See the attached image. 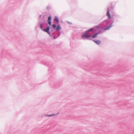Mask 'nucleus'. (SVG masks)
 Wrapping results in <instances>:
<instances>
[{
    "instance_id": "nucleus-8",
    "label": "nucleus",
    "mask_w": 134,
    "mask_h": 134,
    "mask_svg": "<svg viewBox=\"0 0 134 134\" xmlns=\"http://www.w3.org/2000/svg\"><path fill=\"white\" fill-rule=\"evenodd\" d=\"M98 35V34H95L92 37L93 38H95L97 36V35Z\"/></svg>"
},
{
    "instance_id": "nucleus-10",
    "label": "nucleus",
    "mask_w": 134,
    "mask_h": 134,
    "mask_svg": "<svg viewBox=\"0 0 134 134\" xmlns=\"http://www.w3.org/2000/svg\"><path fill=\"white\" fill-rule=\"evenodd\" d=\"M52 26H53V27L54 28H55L56 27V25H54V24H53L52 25Z\"/></svg>"
},
{
    "instance_id": "nucleus-1",
    "label": "nucleus",
    "mask_w": 134,
    "mask_h": 134,
    "mask_svg": "<svg viewBox=\"0 0 134 134\" xmlns=\"http://www.w3.org/2000/svg\"><path fill=\"white\" fill-rule=\"evenodd\" d=\"M87 32L86 33H85L84 34L82 35V37H83L84 38H89L90 37L88 36L87 34Z\"/></svg>"
},
{
    "instance_id": "nucleus-6",
    "label": "nucleus",
    "mask_w": 134,
    "mask_h": 134,
    "mask_svg": "<svg viewBox=\"0 0 134 134\" xmlns=\"http://www.w3.org/2000/svg\"><path fill=\"white\" fill-rule=\"evenodd\" d=\"M54 20L55 21H56L58 23L59 22V21L58 20V18H57V16H55V17Z\"/></svg>"
},
{
    "instance_id": "nucleus-11",
    "label": "nucleus",
    "mask_w": 134,
    "mask_h": 134,
    "mask_svg": "<svg viewBox=\"0 0 134 134\" xmlns=\"http://www.w3.org/2000/svg\"><path fill=\"white\" fill-rule=\"evenodd\" d=\"M48 24L50 26L51 24V21H48Z\"/></svg>"
},
{
    "instance_id": "nucleus-12",
    "label": "nucleus",
    "mask_w": 134,
    "mask_h": 134,
    "mask_svg": "<svg viewBox=\"0 0 134 134\" xmlns=\"http://www.w3.org/2000/svg\"><path fill=\"white\" fill-rule=\"evenodd\" d=\"M93 31V29H91L89 30H88V31H87V32H88V31Z\"/></svg>"
},
{
    "instance_id": "nucleus-4",
    "label": "nucleus",
    "mask_w": 134,
    "mask_h": 134,
    "mask_svg": "<svg viewBox=\"0 0 134 134\" xmlns=\"http://www.w3.org/2000/svg\"><path fill=\"white\" fill-rule=\"evenodd\" d=\"M107 16L108 17V19H110L111 18L109 12V9L107 12Z\"/></svg>"
},
{
    "instance_id": "nucleus-2",
    "label": "nucleus",
    "mask_w": 134,
    "mask_h": 134,
    "mask_svg": "<svg viewBox=\"0 0 134 134\" xmlns=\"http://www.w3.org/2000/svg\"><path fill=\"white\" fill-rule=\"evenodd\" d=\"M49 27H48L46 29H44L43 31L46 32H47L48 34H49L50 33L49 32Z\"/></svg>"
},
{
    "instance_id": "nucleus-3",
    "label": "nucleus",
    "mask_w": 134,
    "mask_h": 134,
    "mask_svg": "<svg viewBox=\"0 0 134 134\" xmlns=\"http://www.w3.org/2000/svg\"><path fill=\"white\" fill-rule=\"evenodd\" d=\"M93 41L97 44L99 45L101 43V42L99 40H93Z\"/></svg>"
},
{
    "instance_id": "nucleus-5",
    "label": "nucleus",
    "mask_w": 134,
    "mask_h": 134,
    "mask_svg": "<svg viewBox=\"0 0 134 134\" xmlns=\"http://www.w3.org/2000/svg\"><path fill=\"white\" fill-rule=\"evenodd\" d=\"M61 28L59 25H58L56 28V30H59Z\"/></svg>"
},
{
    "instance_id": "nucleus-14",
    "label": "nucleus",
    "mask_w": 134,
    "mask_h": 134,
    "mask_svg": "<svg viewBox=\"0 0 134 134\" xmlns=\"http://www.w3.org/2000/svg\"><path fill=\"white\" fill-rule=\"evenodd\" d=\"M49 116H52V115H49Z\"/></svg>"
},
{
    "instance_id": "nucleus-7",
    "label": "nucleus",
    "mask_w": 134,
    "mask_h": 134,
    "mask_svg": "<svg viewBox=\"0 0 134 134\" xmlns=\"http://www.w3.org/2000/svg\"><path fill=\"white\" fill-rule=\"evenodd\" d=\"M111 27V26H110L104 29V30H109L110 28Z\"/></svg>"
},
{
    "instance_id": "nucleus-9",
    "label": "nucleus",
    "mask_w": 134,
    "mask_h": 134,
    "mask_svg": "<svg viewBox=\"0 0 134 134\" xmlns=\"http://www.w3.org/2000/svg\"><path fill=\"white\" fill-rule=\"evenodd\" d=\"M51 16H49L48 17V21H51Z\"/></svg>"
},
{
    "instance_id": "nucleus-13",
    "label": "nucleus",
    "mask_w": 134,
    "mask_h": 134,
    "mask_svg": "<svg viewBox=\"0 0 134 134\" xmlns=\"http://www.w3.org/2000/svg\"><path fill=\"white\" fill-rule=\"evenodd\" d=\"M40 26L41 28L42 29V24H41L40 25Z\"/></svg>"
}]
</instances>
